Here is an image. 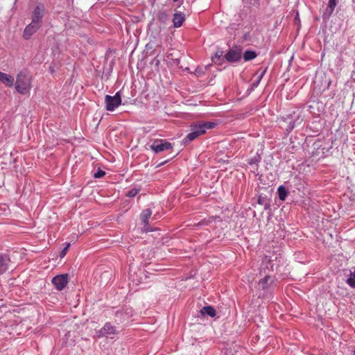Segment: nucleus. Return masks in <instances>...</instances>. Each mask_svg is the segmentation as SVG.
I'll list each match as a JSON object with an SVG mask.
<instances>
[{
    "label": "nucleus",
    "instance_id": "f257e3e1",
    "mask_svg": "<svg viewBox=\"0 0 355 355\" xmlns=\"http://www.w3.org/2000/svg\"><path fill=\"white\" fill-rule=\"evenodd\" d=\"M15 88L21 94L29 93L31 89V78L26 72L21 71L17 76Z\"/></svg>",
    "mask_w": 355,
    "mask_h": 355
},
{
    "label": "nucleus",
    "instance_id": "f03ea898",
    "mask_svg": "<svg viewBox=\"0 0 355 355\" xmlns=\"http://www.w3.org/2000/svg\"><path fill=\"white\" fill-rule=\"evenodd\" d=\"M119 331L116 326L111 322H105L101 329L96 331L98 338L107 337L112 338L114 336L117 335Z\"/></svg>",
    "mask_w": 355,
    "mask_h": 355
},
{
    "label": "nucleus",
    "instance_id": "7ed1b4c3",
    "mask_svg": "<svg viewBox=\"0 0 355 355\" xmlns=\"http://www.w3.org/2000/svg\"><path fill=\"white\" fill-rule=\"evenodd\" d=\"M105 103L107 111H114L121 104L120 91L117 92L114 96L106 95Z\"/></svg>",
    "mask_w": 355,
    "mask_h": 355
},
{
    "label": "nucleus",
    "instance_id": "20e7f679",
    "mask_svg": "<svg viewBox=\"0 0 355 355\" xmlns=\"http://www.w3.org/2000/svg\"><path fill=\"white\" fill-rule=\"evenodd\" d=\"M216 123L211 121H205L191 125V128L198 134L202 135L205 134L207 130L213 129L216 127Z\"/></svg>",
    "mask_w": 355,
    "mask_h": 355
},
{
    "label": "nucleus",
    "instance_id": "39448f33",
    "mask_svg": "<svg viewBox=\"0 0 355 355\" xmlns=\"http://www.w3.org/2000/svg\"><path fill=\"white\" fill-rule=\"evenodd\" d=\"M45 13V8L42 3H39L37 5L35 8L32 12L31 19L33 24H37L40 26H42V19L44 16Z\"/></svg>",
    "mask_w": 355,
    "mask_h": 355
},
{
    "label": "nucleus",
    "instance_id": "423d86ee",
    "mask_svg": "<svg viewBox=\"0 0 355 355\" xmlns=\"http://www.w3.org/2000/svg\"><path fill=\"white\" fill-rule=\"evenodd\" d=\"M171 148V144L164 139H155V141H153V144L150 146V148L155 153H159L160 152L169 150Z\"/></svg>",
    "mask_w": 355,
    "mask_h": 355
},
{
    "label": "nucleus",
    "instance_id": "0eeeda50",
    "mask_svg": "<svg viewBox=\"0 0 355 355\" xmlns=\"http://www.w3.org/2000/svg\"><path fill=\"white\" fill-rule=\"evenodd\" d=\"M51 282L58 291H62L69 282V275L68 274L56 275L52 279Z\"/></svg>",
    "mask_w": 355,
    "mask_h": 355
},
{
    "label": "nucleus",
    "instance_id": "6e6552de",
    "mask_svg": "<svg viewBox=\"0 0 355 355\" xmlns=\"http://www.w3.org/2000/svg\"><path fill=\"white\" fill-rule=\"evenodd\" d=\"M225 57L229 62H237L241 58V50L239 49H232L225 54Z\"/></svg>",
    "mask_w": 355,
    "mask_h": 355
},
{
    "label": "nucleus",
    "instance_id": "1a4fd4ad",
    "mask_svg": "<svg viewBox=\"0 0 355 355\" xmlns=\"http://www.w3.org/2000/svg\"><path fill=\"white\" fill-rule=\"evenodd\" d=\"M41 27V26L33 24V21H31L29 24H28L26 28H24V33H23V37L26 40L30 39V37L37 32V31Z\"/></svg>",
    "mask_w": 355,
    "mask_h": 355
},
{
    "label": "nucleus",
    "instance_id": "9d476101",
    "mask_svg": "<svg viewBox=\"0 0 355 355\" xmlns=\"http://www.w3.org/2000/svg\"><path fill=\"white\" fill-rule=\"evenodd\" d=\"M10 261V259L8 254H0V275L7 271Z\"/></svg>",
    "mask_w": 355,
    "mask_h": 355
},
{
    "label": "nucleus",
    "instance_id": "9b49d317",
    "mask_svg": "<svg viewBox=\"0 0 355 355\" xmlns=\"http://www.w3.org/2000/svg\"><path fill=\"white\" fill-rule=\"evenodd\" d=\"M184 21L185 15L184 13L181 12H177L174 13L173 17V23L175 28H180L182 26Z\"/></svg>",
    "mask_w": 355,
    "mask_h": 355
},
{
    "label": "nucleus",
    "instance_id": "f8f14e48",
    "mask_svg": "<svg viewBox=\"0 0 355 355\" xmlns=\"http://www.w3.org/2000/svg\"><path fill=\"white\" fill-rule=\"evenodd\" d=\"M336 5V0H329L328 5L323 12L322 17L324 19H329L331 17Z\"/></svg>",
    "mask_w": 355,
    "mask_h": 355
},
{
    "label": "nucleus",
    "instance_id": "ddd939ff",
    "mask_svg": "<svg viewBox=\"0 0 355 355\" xmlns=\"http://www.w3.org/2000/svg\"><path fill=\"white\" fill-rule=\"evenodd\" d=\"M0 81L8 87H12L15 83V78L10 74L0 71Z\"/></svg>",
    "mask_w": 355,
    "mask_h": 355
},
{
    "label": "nucleus",
    "instance_id": "4468645a",
    "mask_svg": "<svg viewBox=\"0 0 355 355\" xmlns=\"http://www.w3.org/2000/svg\"><path fill=\"white\" fill-rule=\"evenodd\" d=\"M285 121H287V122H288V127H287V128H286V130H288V131H289V132H290V131H291L292 130H293V128H294L295 127V125H296V123L300 124V123L302 122V119H300V115H297V119H295L294 121H293V120L291 119L290 116H287V117H286V118H285Z\"/></svg>",
    "mask_w": 355,
    "mask_h": 355
},
{
    "label": "nucleus",
    "instance_id": "2eb2a0df",
    "mask_svg": "<svg viewBox=\"0 0 355 355\" xmlns=\"http://www.w3.org/2000/svg\"><path fill=\"white\" fill-rule=\"evenodd\" d=\"M152 215V211L150 209H146L142 211L140 218L143 224L146 226L148 225V220Z\"/></svg>",
    "mask_w": 355,
    "mask_h": 355
},
{
    "label": "nucleus",
    "instance_id": "dca6fc26",
    "mask_svg": "<svg viewBox=\"0 0 355 355\" xmlns=\"http://www.w3.org/2000/svg\"><path fill=\"white\" fill-rule=\"evenodd\" d=\"M202 315H207L210 317H214L216 315V310L211 306H205L200 310Z\"/></svg>",
    "mask_w": 355,
    "mask_h": 355
},
{
    "label": "nucleus",
    "instance_id": "f3484780",
    "mask_svg": "<svg viewBox=\"0 0 355 355\" xmlns=\"http://www.w3.org/2000/svg\"><path fill=\"white\" fill-rule=\"evenodd\" d=\"M346 282L350 287L355 288V268H352L350 270L349 277Z\"/></svg>",
    "mask_w": 355,
    "mask_h": 355
},
{
    "label": "nucleus",
    "instance_id": "a211bd4d",
    "mask_svg": "<svg viewBox=\"0 0 355 355\" xmlns=\"http://www.w3.org/2000/svg\"><path fill=\"white\" fill-rule=\"evenodd\" d=\"M115 316L116 318H119V322H123L128 320L129 318L128 309H125V311H116L115 313Z\"/></svg>",
    "mask_w": 355,
    "mask_h": 355
},
{
    "label": "nucleus",
    "instance_id": "6ab92c4d",
    "mask_svg": "<svg viewBox=\"0 0 355 355\" xmlns=\"http://www.w3.org/2000/svg\"><path fill=\"white\" fill-rule=\"evenodd\" d=\"M257 56L255 51L251 50H247L243 54V59L245 61H250L254 59Z\"/></svg>",
    "mask_w": 355,
    "mask_h": 355
},
{
    "label": "nucleus",
    "instance_id": "aec40b11",
    "mask_svg": "<svg viewBox=\"0 0 355 355\" xmlns=\"http://www.w3.org/2000/svg\"><path fill=\"white\" fill-rule=\"evenodd\" d=\"M277 193H278V197H279V200L283 201V200H285V199L288 195V191H286V188L282 185L278 187Z\"/></svg>",
    "mask_w": 355,
    "mask_h": 355
},
{
    "label": "nucleus",
    "instance_id": "412c9836",
    "mask_svg": "<svg viewBox=\"0 0 355 355\" xmlns=\"http://www.w3.org/2000/svg\"><path fill=\"white\" fill-rule=\"evenodd\" d=\"M198 137H199L198 134H197L196 132H195L194 130H193L191 128V132H189L187 135V137L183 139V141H184V144H187V143H189L190 141H192L193 140H194Z\"/></svg>",
    "mask_w": 355,
    "mask_h": 355
},
{
    "label": "nucleus",
    "instance_id": "4be33fe9",
    "mask_svg": "<svg viewBox=\"0 0 355 355\" xmlns=\"http://www.w3.org/2000/svg\"><path fill=\"white\" fill-rule=\"evenodd\" d=\"M261 157L259 155L257 154L253 157L250 158L248 161V164L251 166L257 165L261 162Z\"/></svg>",
    "mask_w": 355,
    "mask_h": 355
},
{
    "label": "nucleus",
    "instance_id": "5701e85b",
    "mask_svg": "<svg viewBox=\"0 0 355 355\" xmlns=\"http://www.w3.org/2000/svg\"><path fill=\"white\" fill-rule=\"evenodd\" d=\"M270 279V276L267 275L264 278L261 279L259 282V287L265 289L268 286V282Z\"/></svg>",
    "mask_w": 355,
    "mask_h": 355
},
{
    "label": "nucleus",
    "instance_id": "b1692460",
    "mask_svg": "<svg viewBox=\"0 0 355 355\" xmlns=\"http://www.w3.org/2000/svg\"><path fill=\"white\" fill-rule=\"evenodd\" d=\"M263 263H268L270 264V266H266L267 268L273 270H274V264H272V260L268 256H265L262 260Z\"/></svg>",
    "mask_w": 355,
    "mask_h": 355
},
{
    "label": "nucleus",
    "instance_id": "393cba45",
    "mask_svg": "<svg viewBox=\"0 0 355 355\" xmlns=\"http://www.w3.org/2000/svg\"><path fill=\"white\" fill-rule=\"evenodd\" d=\"M139 192V189H135V188L131 189L128 191L127 196L128 197L132 198V197H135Z\"/></svg>",
    "mask_w": 355,
    "mask_h": 355
},
{
    "label": "nucleus",
    "instance_id": "a878e982",
    "mask_svg": "<svg viewBox=\"0 0 355 355\" xmlns=\"http://www.w3.org/2000/svg\"><path fill=\"white\" fill-rule=\"evenodd\" d=\"M105 175V172L98 169L94 175V177L95 178H103Z\"/></svg>",
    "mask_w": 355,
    "mask_h": 355
},
{
    "label": "nucleus",
    "instance_id": "bb28decb",
    "mask_svg": "<svg viewBox=\"0 0 355 355\" xmlns=\"http://www.w3.org/2000/svg\"><path fill=\"white\" fill-rule=\"evenodd\" d=\"M167 15L164 12H160L159 13V19L164 22L167 19Z\"/></svg>",
    "mask_w": 355,
    "mask_h": 355
},
{
    "label": "nucleus",
    "instance_id": "cd10ccee",
    "mask_svg": "<svg viewBox=\"0 0 355 355\" xmlns=\"http://www.w3.org/2000/svg\"><path fill=\"white\" fill-rule=\"evenodd\" d=\"M266 70L265 69V70H264V71L261 73V75L259 76V78H258L257 81V82H255V83H254V86L257 87V86L259 85V82H260L261 79V78H263V76H264V74H265V73H266Z\"/></svg>",
    "mask_w": 355,
    "mask_h": 355
},
{
    "label": "nucleus",
    "instance_id": "c85d7f7f",
    "mask_svg": "<svg viewBox=\"0 0 355 355\" xmlns=\"http://www.w3.org/2000/svg\"><path fill=\"white\" fill-rule=\"evenodd\" d=\"M69 245H70V244L67 243L66 247L62 250V252H61V257H63L66 254L67 251L68 250V249L69 248Z\"/></svg>",
    "mask_w": 355,
    "mask_h": 355
},
{
    "label": "nucleus",
    "instance_id": "c756f323",
    "mask_svg": "<svg viewBox=\"0 0 355 355\" xmlns=\"http://www.w3.org/2000/svg\"><path fill=\"white\" fill-rule=\"evenodd\" d=\"M208 223V221H207L205 219L202 220L199 225H207Z\"/></svg>",
    "mask_w": 355,
    "mask_h": 355
},
{
    "label": "nucleus",
    "instance_id": "7c9ffc66",
    "mask_svg": "<svg viewBox=\"0 0 355 355\" xmlns=\"http://www.w3.org/2000/svg\"><path fill=\"white\" fill-rule=\"evenodd\" d=\"M166 162H167V161L162 162L160 164H159L157 166L159 167V166L164 165V164H166Z\"/></svg>",
    "mask_w": 355,
    "mask_h": 355
},
{
    "label": "nucleus",
    "instance_id": "2f4dec72",
    "mask_svg": "<svg viewBox=\"0 0 355 355\" xmlns=\"http://www.w3.org/2000/svg\"><path fill=\"white\" fill-rule=\"evenodd\" d=\"M258 203H259V204H263V202H262V199H261V198H259L258 199Z\"/></svg>",
    "mask_w": 355,
    "mask_h": 355
},
{
    "label": "nucleus",
    "instance_id": "473e14b6",
    "mask_svg": "<svg viewBox=\"0 0 355 355\" xmlns=\"http://www.w3.org/2000/svg\"><path fill=\"white\" fill-rule=\"evenodd\" d=\"M269 207H270V205H269V204H266V205H265V209H268V208H269Z\"/></svg>",
    "mask_w": 355,
    "mask_h": 355
},
{
    "label": "nucleus",
    "instance_id": "72a5a7b5",
    "mask_svg": "<svg viewBox=\"0 0 355 355\" xmlns=\"http://www.w3.org/2000/svg\"><path fill=\"white\" fill-rule=\"evenodd\" d=\"M173 1L174 2H176V1H178V0H173Z\"/></svg>",
    "mask_w": 355,
    "mask_h": 355
}]
</instances>
